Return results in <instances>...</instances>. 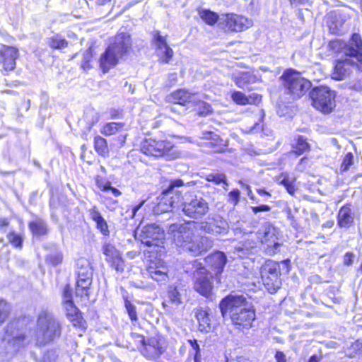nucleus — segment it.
Segmentation results:
<instances>
[{
  "instance_id": "obj_1",
  "label": "nucleus",
  "mask_w": 362,
  "mask_h": 362,
  "mask_svg": "<svg viewBox=\"0 0 362 362\" xmlns=\"http://www.w3.org/2000/svg\"><path fill=\"white\" fill-rule=\"evenodd\" d=\"M219 308L223 317L229 313L233 325L238 329L250 328L256 317L252 304L244 295H228L220 301Z\"/></svg>"
},
{
  "instance_id": "obj_2",
  "label": "nucleus",
  "mask_w": 362,
  "mask_h": 362,
  "mask_svg": "<svg viewBox=\"0 0 362 362\" xmlns=\"http://www.w3.org/2000/svg\"><path fill=\"white\" fill-rule=\"evenodd\" d=\"M62 334V325L59 321L48 310H41L37 316L35 341L38 346L54 342Z\"/></svg>"
},
{
  "instance_id": "obj_3",
  "label": "nucleus",
  "mask_w": 362,
  "mask_h": 362,
  "mask_svg": "<svg viewBox=\"0 0 362 362\" xmlns=\"http://www.w3.org/2000/svg\"><path fill=\"white\" fill-rule=\"evenodd\" d=\"M132 47V40L128 33H121L115 35L113 42L106 49L101 55L100 65L103 71L106 73L115 66L119 59L127 54Z\"/></svg>"
},
{
  "instance_id": "obj_4",
  "label": "nucleus",
  "mask_w": 362,
  "mask_h": 362,
  "mask_svg": "<svg viewBox=\"0 0 362 362\" xmlns=\"http://www.w3.org/2000/svg\"><path fill=\"white\" fill-rule=\"evenodd\" d=\"M23 325L21 320L11 321L7 325L2 339L6 354L13 355L28 344Z\"/></svg>"
},
{
  "instance_id": "obj_5",
  "label": "nucleus",
  "mask_w": 362,
  "mask_h": 362,
  "mask_svg": "<svg viewBox=\"0 0 362 362\" xmlns=\"http://www.w3.org/2000/svg\"><path fill=\"white\" fill-rule=\"evenodd\" d=\"M329 49L334 53H343L346 57H352L357 60V69L362 71V39L359 34L354 33L346 44L341 40L329 41Z\"/></svg>"
},
{
  "instance_id": "obj_6",
  "label": "nucleus",
  "mask_w": 362,
  "mask_h": 362,
  "mask_svg": "<svg viewBox=\"0 0 362 362\" xmlns=\"http://www.w3.org/2000/svg\"><path fill=\"white\" fill-rule=\"evenodd\" d=\"M312 105L323 114H329L335 107V93L327 86L313 88L310 93Z\"/></svg>"
},
{
  "instance_id": "obj_7",
  "label": "nucleus",
  "mask_w": 362,
  "mask_h": 362,
  "mask_svg": "<svg viewBox=\"0 0 362 362\" xmlns=\"http://www.w3.org/2000/svg\"><path fill=\"white\" fill-rule=\"evenodd\" d=\"M147 272L151 279L159 283L168 281V268L162 258L161 250H146L144 253Z\"/></svg>"
},
{
  "instance_id": "obj_8",
  "label": "nucleus",
  "mask_w": 362,
  "mask_h": 362,
  "mask_svg": "<svg viewBox=\"0 0 362 362\" xmlns=\"http://www.w3.org/2000/svg\"><path fill=\"white\" fill-rule=\"evenodd\" d=\"M284 87L294 98H300L311 87L310 81L303 78L301 74L293 69L285 71L281 76Z\"/></svg>"
},
{
  "instance_id": "obj_9",
  "label": "nucleus",
  "mask_w": 362,
  "mask_h": 362,
  "mask_svg": "<svg viewBox=\"0 0 362 362\" xmlns=\"http://www.w3.org/2000/svg\"><path fill=\"white\" fill-rule=\"evenodd\" d=\"M76 274V295L88 297L93 280V270L88 259L81 257L77 260Z\"/></svg>"
},
{
  "instance_id": "obj_10",
  "label": "nucleus",
  "mask_w": 362,
  "mask_h": 362,
  "mask_svg": "<svg viewBox=\"0 0 362 362\" xmlns=\"http://www.w3.org/2000/svg\"><path fill=\"white\" fill-rule=\"evenodd\" d=\"M281 266L274 261H268L261 270V277L265 288L273 294L281 288L282 282L281 276Z\"/></svg>"
},
{
  "instance_id": "obj_11",
  "label": "nucleus",
  "mask_w": 362,
  "mask_h": 362,
  "mask_svg": "<svg viewBox=\"0 0 362 362\" xmlns=\"http://www.w3.org/2000/svg\"><path fill=\"white\" fill-rule=\"evenodd\" d=\"M209 211V203L202 197L191 196L182 204L184 215L194 220L201 219Z\"/></svg>"
},
{
  "instance_id": "obj_12",
  "label": "nucleus",
  "mask_w": 362,
  "mask_h": 362,
  "mask_svg": "<svg viewBox=\"0 0 362 362\" xmlns=\"http://www.w3.org/2000/svg\"><path fill=\"white\" fill-rule=\"evenodd\" d=\"M139 239L141 243L145 246L163 248L165 233L158 225H147L141 230Z\"/></svg>"
},
{
  "instance_id": "obj_13",
  "label": "nucleus",
  "mask_w": 362,
  "mask_h": 362,
  "mask_svg": "<svg viewBox=\"0 0 362 362\" xmlns=\"http://www.w3.org/2000/svg\"><path fill=\"white\" fill-rule=\"evenodd\" d=\"M212 275L205 269L201 268L194 273V288L206 298L213 296Z\"/></svg>"
},
{
  "instance_id": "obj_14",
  "label": "nucleus",
  "mask_w": 362,
  "mask_h": 362,
  "mask_svg": "<svg viewBox=\"0 0 362 362\" xmlns=\"http://www.w3.org/2000/svg\"><path fill=\"white\" fill-rule=\"evenodd\" d=\"M173 148L171 142L166 140L145 139L141 146V151L146 156L160 157L168 153Z\"/></svg>"
},
{
  "instance_id": "obj_15",
  "label": "nucleus",
  "mask_w": 362,
  "mask_h": 362,
  "mask_svg": "<svg viewBox=\"0 0 362 362\" xmlns=\"http://www.w3.org/2000/svg\"><path fill=\"white\" fill-rule=\"evenodd\" d=\"M19 57L18 49L14 47L4 46L0 50V67L2 73L13 71L16 68V60Z\"/></svg>"
},
{
  "instance_id": "obj_16",
  "label": "nucleus",
  "mask_w": 362,
  "mask_h": 362,
  "mask_svg": "<svg viewBox=\"0 0 362 362\" xmlns=\"http://www.w3.org/2000/svg\"><path fill=\"white\" fill-rule=\"evenodd\" d=\"M258 234L262 243H266L269 248L279 246L276 242L277 230L271 223H264L259 230Z\"/></svg>"
},
{
  "instance_id": "obj_17",
  "label": "nucleus",
  "mask_w": 362,
  "mask_h": 362,
  "mask_svg": "<svg viewBox=\"0 0 362 362\" xmlns=\"http://www.w3.org/2000/svg\"><path fill=\"white\" fill-rule=\"evenodd\" d=\"M252 25L251 20L235 14L227 16L226 28L232 32H241L249 28Z\"/></svg>"
},
{
  "instance_id": "obj_18",
  "label": "nucleus",
  "mask_w": 362,
  "mask_h": 362,
  "mask_svg": "<svg viewBox=\"0 0 362 362\" xmlns=\"http://www.w3.org/2000/svg\"><path fill=\"white\" fill-rule=\"evenodd\" d=\"M232 80L235 85L243 89H250V85L257 83L259 81L258 77L250 71H239L233 73L231 75Z\"/></svg>"
},
{
  "instance_id": "obj_19",
  "label": "nucleus",
  "mask_w": 362,
  "mask_h": 362,
  "mask_svg": "<svg viewBox=\"0 0 362 362\" xmlns=\"http://www.w3.org/2000/svg\"><path fill=\"white\" fill-rule=\"evenodd\" d=\"M141 353L146 358H158L163 353V348L156 338L148 339L141 348Z\"/></svg>"
},
{
  "instance_id": "obj_20",
  "label": "nucleus",
  "mask_w": 362,
  "mask_h": 362,
  "mask_svg": "<svg viewBox=\"0 0 362 362\" xmlns=\"http://www.w3.org/2000/svg\"><path fill=\"white\" fill-rule=\"evenodd\" d=\"M194 93H189L186 89H178L169 94L166 98L170 103L185 105L188 103H194Z\"/></svg>"
},
{
  "instance_id": "obj_21",
  "label": "nucleus",
  "mask_w": 362,
  "mask_h": 362,
  "mask_svg": "<svg viewBox=\"0 0 362 362\" xmlns=\"http://www.w3.org/2000/svg\"><path fill=\"white\" fill-rule=\"evenodd\" d=\"M185 229V226L183 224L173 223L168 227V230L171 233H175L174 237L176 245L177 247H182L183 249H192V246L187 245V243L189 241L185 240V234L182 233ZM186 238H189L188 235H186Z\"/></svg>"
},
{
  "instance_id": "obj_22",
  "label": "nucleus",
  "mask_w": 362,
  "mask_h": 362,
  "mask_svg": "<svg viewBox=\"0 0 362 362\" xmlns=\"http://www.w3.org/2000/svg\"><path fill=\"white\" fill-rule=\"evenodd\" d=\"M226 261V255L221 250H216L206 259V262L210 263L211 267L214 268L216 275L222 273Z\"/></svg>"
},
{
  "instance_id": "obj_23",
  "label": "nucleus",
  "mask_w": 362,
  "mask_h": 362,
  "mask_svg": "<svg viewBox=\"0 0 362 362\" xmlns=\"http://www.w3.org/2000/svg\"><path fill=\"white\" fill-rule=\"evenodd\" d=\"M358 62H354L351 59L345 58L337 59L334 66V71L333 73V78L337 80H342L347 74L349 69L346 66H357Z\"/></svg>"
},
{
  "instance_id": "obj_24",
  "label": "nucleus",
  "mask_w": 362,
  "mask_h": 362,
  "mask_svg": "<svg viewBox=\"0 0 362 362\" xmlns=\"http://www.w3.org/2000/svg\"><path fill=\"white\" fill-rule=\"evenodd\" d=\"M202 139L208 141L206 145L211 147L214 152H223L226 147L223 140L220 136L212 132H206L202 133Z\"/></svg>"
},
{
  "instance_id": "obj_25",
  "label": "nucleus",
  "mask_w": 362,
  "mask_h": 362,
  "mask_svg": "<svg viewBox=\"0 0 362 362\" xmlns=\"http://www.w3.org/2000/svg\"><path fill=\"white\" fill-rule=\"evenodd\" d=\"M354 217L349 206H342L337 215V223L340 228H349L354 223Z\"/></svg>"
},
{
  "instance_id": "obj_26",
  "label": "nucleus",
  "mask_w": 362,
  "mask_h": 362,
  "mask_svg": "<svg viewBox=\"0 0 362 362\" xmlns=\"http://www.w3.org/2000/svg\"><path fill=\"white\" fill-rule=\"evenodd\" d=\"M64 301L66 305V309L67 310V315L74 317L73 320L78 319V311L75 307L72 301L71 291L69 285H66L63 291Z\"/></svg>"
},
{
  "instance_id": "obj_27",
  "label": "nucleus",
  "mask_w": 362,
  "mask_h": 362,
  "mask_svg": "<svg viewBox=\"0 0 362 362\" xmlns=\"http://www.w3.org/2000/svg\"><path fill=\"white\" fill-rule=\"evenodd\" d=\"M153 42L157 49H164L166 59H172L173 56V50L168 46L167 43L166 36L161 35L160 31L156 30L153 33Z\"/></svg>"
},
{
  "instance_id": "obj_28",
  "label": "nucleus",
  "mask_w": 362,
  "mask_h": 362,
  "mask_svg": "<svg viewBox=\"0 0 362 362\" xmlns=\"http://www.w3.org/2000/svg\"><path fill=\"white\" fill-rule=\"evenodd\" d=\"M105 259L117 271H123L124 261L119 250H104Z\"/></svg>"
},
{
  "instance_id": "obj_29",
  "label": "nucleus",
  "mask_w": 362,
  "mask_h": 362,
  "mask_svg": "<svg viewBox=\"0 0 362 362\" xmlns=\"http://www.w3.org/2000/svg\"><path fill=\"white\" fill-rule=\"evenodd\" d=\"M28 228L33 235L36 238L45 235L48 231V227L46 222L39 218L30 221L28 224Z\"/></svg>"
},
{
  "instance_id": "obj_30",
  "label": "nucleus",
  "mask_w": 362,
  "mask_h": 362,
  "mask_svg": "<svg viewBox=\"0 0 362 362\" xmlns=\"http://www.w3.org/2000/svg\"><path fill=\"white\" fill-rule=\"evenodd\" d=\"M209 310L200 309L196 314L199 322V327L201 332H209L211 329V318L209 317Z\"/></svg>"
},
{
  "instance_id": "obj_31",
  "label": "nucleus",
  "mask_w": 362,
  "mask_h": 362,
  "mask_svg": "<svg viewBox=\"0 0 362 362\" xmlns=\"http://www.w3.org/2000/svg\"><path fill=\"white\" fill-rule=\"evenodd\" d=\"M46 44L51 49L62 50L69 45V42L59 34H54L46 40Z\"/></svg>"
},
{
  "instance_id": "obj_32",
  "label": "nucleus",
  "mask_w": 362,
  "mask_h": 362,
  "mask_svg": "<svg viewBox=\"0 0 362 362\" xmlns=\"http://www.w3.org/2000/svg\"><path fill=\"white\" fill-rule=\"evenodd\" d=\"M228 228V223L218 215L215 216L214 222L210 223L208 226V231L210 233H225Z\"/></svg>"
},
{
  "instance_id": "obj_33",
  "label": "nucleus",
  "mask_w": 362,
  "mask_h": 362,
  "mask_svg": "<svg viewBox=\"0 0 362 362\" xmlns=\"http://www.w3.org/2000/svg\"><path fill=\"white\" fill-rule=\"evenodd\" d=\"M182 291L181 286L177 285H170L168 289V297L169 300L175 305H180L182 301Z\"/></svg>"
},
{
  "instance_id": "obj_34",
  "label": "nucleus",
  "mask_w": 362,
  "mask_h": 362,
  "mask_svg": "<svg viewBox=\"0 0 362 362\" xmlns=\"http://www.w3.org/2000/svg\"><path fill=\"white\" fill-rule=\"evenodd\" d=\"M174 202L172 200V197H169L168 194H166L162 197L158 203L155 210L157 213H165L170 211L174 206Z\"/></svg>"
},
{
  "instance_id": "obj_35",
  "label": "nucleus",
  "mask_w": 362,
  "mask_h": 362,
  "mask_svg": "<svg viewBox=\"0 0 362 362\" xmlns=\"http://www.w3.org/2000/svg\"><path fill=\"white\" fill-rule=\"evenodd\" d=\"M232 99L238 105H245L247 104H251L255 103L256 100H259L258 95H255V97L249 96L247 97L244 93L236 91L232 94Z\"/></svg>"
},
{
  "instance_id": "obj_36",
  "label": "nucleus",
  "mask_w": 362,
  "mask_h": 362,
  "mask_svg": "<svg viewBox=\"0 0 362 362\" xmlns=\"http://www.w3.org/2000/svg\"><path fill=\"white\" fill-rule=\"evenodd\" d=\"M94 147L95 151L100 156L105 157L109 153L107 143L105 139L100 136L94 138Z\"/></svg>"
},
{
  "instance_id": "obj_37",
  "label": "nucleus",
  "mask_w": 362,
  "mask_h": 362,
  "mask_svg": "<svg viewBox=\"0 0 362 362\" xmlns=\"http://www.w3.org/2000/svg\"><path fill=\"white\" fill-rule=\"evenodd\" d=\"M293 152L297 156H300L303 153L308 151L310 149V144L308 143L305 138L303 136H298L296 143L293 145Z\"/></svg>"
},
{
  "instance_id": "obj_38",
  "label": "nucleus",
  "mask_w": 362,
  "mask_h": 362,
  "mask_svg": "<svg viewBox=\"0 0 362 362\" xmlns=\"http://www.w3.org/2000/svg\"><path fill=\"white\" fill-rule=\"evenodd\" d=\"M124 127L123 123L109 122L105 124L100 129V133L105 136L115 134Z\"/></svg>"
},
{
  "instance_id": "obj_39",
  "label": "nucleus",
  "mask_w": 362,
  "mask_h": 362,
  "mask_svg": "<svg viewBox=\"0 0 362 362\" xmlns=\"http://www.w3.org/2000/svg\"><path fill=\"white\" fill-rule=\"evenodd\" d=\"M64 259L62 252L59 250H50L46 255L45 262L52 266H57L62 264Z\"/></svg>"
},
{
  "instance_id": "obj_40",
  "label": "nucleus",
  "mask_w": 362,
  "mask_h": 362,
  "mask_svg": "<svg viewBox=\"0 0 362 362\" xmlns=\"http://www.w3.org/2000/svg\"><path fill=\"white\" fill-rule=\"evenodd\" d=\"M84 119L88 125V129L90 130L93 125L98 122L100 115L94 109H88L84 113Z\"/></svg>"
},
{
  "instance_id": "obj_41",
  "label": "nucleus",
  "mask_w": 362,
  "mask_h": 362,
  "mask_svg": "<svg viewBox=\"0 0 362 362\" xmlns=\"http://www.w3.org/2000/svg\"><path fill=\"white\" fill-rule=\"evenodd\" d=\"M200 18L208 25H214L218 19V16L217 13L211 11L210 10L202 9L199 11Z\"/></svg>"
},
{
  "instance_id": "obj_42",
  "label": "nucleus",
  "mask_w": 362,
  "mask_h": 362,
  "mask_svg": "<svg viewBox=\"0 0 362 362\" xmlns=\"http://www.w3.org/2000/svg\"><path fill=\"white\" fill-rule=\"evenodd\" d=\"M59 351L56 349H50L46 351L38 362H58Z\"/></svg>"
},
{
  "instance_id": "obj_43",
  "label": "nucleus",
  "mask_w": 362,
  "mask_h": 362,
  "mask_svg": "<svg viewBox=\"0 0 362 362\" xmlns=\"http://www.w3.org/2000/svg\"><path fill=\"white\" fill-rule=\"evenodd\" d=\"M206 180L208 182H212L216 185L223 183L224 185L228 186L226 176L223 173H210L206 175Z\"/></svg>"
},
{
  "instance_id": "obj_44",
  "label": "nucleus",
  "mask_w": 362,
  "mask_h": 362,
  "mask_svg": "<svg viewBox=\"0 0 362 362\" xmlns=\"http://www.w3.org/2000/svg\"><path fill=\"white\" fill-rule=\"evenodd\" d=\"M11 311V305L4 300L0 299V324L8 317Z\"/></svg>"
},
{
  "instance_id": "obj_45",
  "label": "nucleus",
  "mask_w": 362,
  "mask_h": 362,
  "mask_svg": "<svg viewBox=\"0 0 362 362\" xmlns=\"http://www.w3.org/2000/svg\"><path fill=\"white\" fill-rule=\"evenodd\" d=\"M188 343L190 344V346L194 353V362H201L202 356L200 353V347L197 342V339H189Z\"/></svg>"
},
{
  "instance_id": "obj_46",
  "label": "nucleus",
  "mask_w": 362,
  "mask_h": 362,
  "mask_svg": "<svg viewBox=\"0 0 362 362\" xmlns=\"http://www.w3.org/2000/svg\"><path fill=\"white\" fill-rule=\"evenodd\" d=\"M124 305H125L126 310L128 313V315H129L131 320L136 321L137 320V314H136V306L134 304H132L127 299H126L124 300Z\"/></svg>"
},
{
  "instance_id": "obj_47",
  "label": "nucleus",
  "mask_w": 362,
  "mask_h": 362,
  "mask_svg": "<svg viewBox=\"0 0 362 362\" xmlns=\"http://www.w3.org/2000/svg\"><path fill=\"white\" fill-rule=\"evenodd\" d=\"M354 163V156L351 153H348L345 155L342 163L341 165V170L346 171Z\"/></svg>"
},
{
  "instance_id": "obj_48",
  "label": "nucleus",
  "mask_w": 362,
  "mask_h": 362,
  "mask_svg": "<svg viewBox=\"0 0 362 362\" xmlns=\"http://www.w3.org/2000/svg\"><path fill=\"white\" fill-rule=\"evenodd\" d=\"M88 211L90 218L95 222L96 224L104 220V218L101 216L95 206H93Z\"/></svg>"
},
{
  "instance_id": "obj_49",
  "label": "nucleus",
  "mask_w": 362,
  "mask_h": 362,
  "mask_svg": "<svg viewBox=\"0 0 362 362\" xmlns=\"http://www.w3.org/2000/svg\"><path fill=\"white\" fill-rule=\"evenodd\" d=\"M88 211L90 218L95 222L96 224L104 220V218L101 216L95 206H93Z\"/></svg>"
},
{
  "instance_id": "obj_50",
  "label": "nucleus",
  "mask_w": 362,
  "mask_h": 362,
  "mask_svg": "<svg viewBox=\"0 0 362 362\" xmlns=\"http://www.w3.org/2000/svg\"><path fill=\"white\" fill-rule=\"evenodd\" d=\"M88 211L90 218L95 222L96 224L104 220V218L101 216L95 206H93Z\"/></svg>"
},
{
  "instance_id": "obj_51",
  "label": "nucleus",
  "mask_w": 362,
  "mask_h": 362,
  "mask_svg": "<svg viewBox=\"0 0 362 362\" xmlns=\"http://www.w3.org/2000/svg\"><path fill=\"white\" fill-rule=\"evenodd\" d=\"M8 238L13 246L16 247H21L22 246L23 239L21 235L15 233H11L8 235Z\"/></svg>"
},
{
  "instance_id": "obj_52",
  "label": "nucleus",
  "mask_w": 362,
  "mask_h": 362,
  "mask_svg": "<svg viewBox=\"0 0 362 362\" xmlns=\"http://www.w3.org/2000/svg\"><path fill=\"white\" fill-rule=\"evenodd\" d=\"M240 192L238 189H233L229 192V202L234 206L237 205L240 201Z\"/></svg>"
},
{
  "instance_id": "obj_53",
  "label": "nucleus",
  "mask_w": 362,
  "mask_h": 362,
  "mask_svg": "<svg viewBox=\"0 0 362 362\" xmlns=\"http://www.w3.org/2000/svg\"><path fill=\"white\" fill-rule=\"evenodd\" d=\"M92 50L91 48H89L86 52L83 54V58L82 61L81 66L85 69L89 67L88 62L92 58Z\"/></svg>"
},
{
  "instance_id": "obj_54",
  "label": "nucleus",
  "mask_w": 362,
  "mask_h": 362,
  "mask_svg": "<svg viewBox=\"0 0 362 362\" xmlns=\"http://www.w3.org/2000/svg\"><path fill=\"white\" fill-rule=\"evenodd\" d=\"M96 228L100 231V233L104 235H109L110 231L108 229V226L107 221L104 219L100 223L96 224Z\"/></svg>"
},
{
  "instance_id": "obj_55",
  "label": "nucleus",
  "mask_w": 362,
  "mask_h": 362,
  "mask_svg": "<svg viewBox=\"0 0 362 362\" xmlns=\"http://www.w3.org/2000/svg\"><path fill=\"white\" fill-rule=\"evenodd\" d=\"M290 259H286L285 260L281 261V262H278L281 266V274H288L290 271Z\"/></svg>"
},
{
  "instance_id": "obj_56",
  "label": "nucleus",
  "mask_w": 362,
  "mask_h": 362,
  "mask_svg": "<svg viewBox=\"0 0 362 362\" xmlns=\"http://www.w3.org/2000/svg\"><path fill=\"white\" fill-rule=\"evenodd\" d=\"M251 209L255 214L259 212H267L271 210V207L268 205L262 204L258 206H252Z\"/></svg>"
},
{
  "instance_id": "obj_57",
  "label": "nucleus",
  "mask_w": 362,
  "mask_h": 362,
  "mask_svg": "<svg viewBox=\"0 0 362 362\" xmlns=\"http://www.w3.org/2000/svg\"><path fill=\"white\" fill-rule=\"evenodd\" d=\"M132 337L139 344V347L141 349L144 343L146 342V339H144V337L141 334L132 332L131 334Z\"/></svg>"
},
{
  "instance_id": "obj_58",
  "label": "nucleus",
  "mask_w": 362,
  "mask_h": 362,
  "mask_svg": "<svg viewBox=\"0 0 362 362\" xmlns=\"http://www.w3.org/2000/svg\"><path fill=\"white\" fill-rule=\"evenodd\" d=\"M284 211L286 214L287 219L291 222V224L294 226L296 223V219L294 216L292 214L291 209L288 206L286 207L284 209Z\"/></svg>"
},
{
  "instance_id": "obj_59",
  "label": "nucleus",
  "mask_w": 362,
  "mask_h": 362,
  "mask_svg": "<svg viewBox=\"0 0 362 362\" xmlns=\"http://www.w3.org/2000/svg\"><path fill=\"white\" fill-rule=\"evenodd\" d=\"M164 49H157L156 52L158 55L159 56L160 60L165 64H168L171 59H166L167 56L165 55Z\"/></svg>"
},
{
  "instance_id": "obj_60",
  "label": "nucleus",
  "mask_w": 362,
  "mask_h": 362,
  "mask_svg": "<svg viewBox=\"0 0 362 362\" xmlns=\"http://www.w3.org/2000/svg\"><path fill=\"white\" fill-rule=\"evenodd\" d=\"M281 177H283V179L280 180L279 184L283 185L284 187H286L293 181V180H291L286 174H282Z\"/></svg>"
},
{
  "instance_id": "obj_61",
  "label": "nucleus",
  "mask_w": 362,
  "mask_h": 362,
  "mask_svg": "<svg viewBox=\"0 0 362 362\" xmlns=\"http://www.w3.org/2000/svg\"><path fill=\"white\" fill-rule=\"evenodd\" d=\"M98 186L101 190L104 192L110 190L112 189L111 183L109 181H107L104 183L98 182Z\"/></svg>"
},
{
  "instance_id": "obj_62",
  "label": "nucleus",
  "mask_w": 362,
  "mask_h": 362,
  "mask_svg": "<svg viewBox=\"0 0 362 362\" xmlns=\"http://www.w3.org/2000/svg\"><path fill=\"white\" fill-rule=\"evenodd\" d=\"M276 362H286V355L284 352L277 351L275 354Z\"/></svg>"
},
{
  "instance_id": "obj_63",
  "label": "nucleus",
  "mask_w": 362,
  "mask_h": 362,
  "mask_svg": "<svg viewBox=\"0 0 362 362\" xmlns=\"http://www.w3.org/2000/svg\"><path fill=\"white\" fill-rule=\"evenodd\" d=\"M354 255L351 252H347L344 257V262L346 265H351L353 262Z\"/></svg>"
},
{
  "instance_id": "obj_64",
  "label": "nucleus",
  "mask_w": 362,
  "mask_h": 362,
  "mask_svg": "<svg viewBox=\"0 0 362 362\" xmlns=\"http://www.w3.org/2000/svg\"><path fill=\"white\" fill-rule=\"evenodd\" d=\"M177 81V74L172 73L168 75V81L167 86H171Z\"/></svg>"
}]
</instances>
